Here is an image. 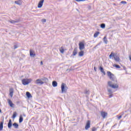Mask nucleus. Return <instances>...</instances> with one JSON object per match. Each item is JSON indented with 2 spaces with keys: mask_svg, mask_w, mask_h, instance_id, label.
<instances>
[{
  "mask_svg": "<svg viewBox=\"0 0 131 131\" xmlns=\"http://www.w3.org/2000/svg\"><path fill=\"white\" fill-rule=\"evenodd\" d=\"M47 81L48 78H42L41 79H37L35 81V83L36 84H38V85H41V84H43L45 82H47Z\"/></svg>",
  "mask_w": 131,
  "mask_h": 131,
  "instance_id": "obj_1",
  "label": "nucleus"
},
{
  "mask_svg": "<svg viewBox=\"0 0 131 131\" xmlns=\"http://www.w3.org/2000/svg\"><path fill=\"white\" fill-rule=\"evenodd\" d=\"M107 75L109 77V78L111 79V80L117 82V80L115 79V76H114V74H112L111 72H107Z\"/></svg>",
  "mask_w": 131,
  "mask_h": 131,
  "instance_id": "obj_2",
  "label": "nucleus"
},
{
  "mask_svg": "<svg viewBox=\"0 0 131 131\" xmlns=\"http://www.w3.org/2000/svg\"><path fill=\"white\" fill-rule=\"evenodd\" d=\"M107 85L110 88H112V89H118L119 85L117 83L113 84V82L112 81H108Z\"/></svg>",
  "mask_w": 131,
  "mask_h": 131,
  "instance_id": "obj_3",
  "label": "nucleus"
},
{
  "mask_svg": "<svg viewBox=\"0 0 131 131\" xmlns=\"http://www.w3.org/2000/svg\"><path fill=\"white\" fill-rule=\"evenodd\" d=\"M61 93L64 94V93L67 92V90H68V87H67V85L64 83H62L61 85Z\"/></svg>",
  "mask_w": 131,
  "mask_h": 131,
  "instance_id": "obj_4",
  "label": "nucleus"
},
{
  "mask_svg": "<svg viewBox=\"0 0 131 131\" xmlns=\"http://www.w3.org/2000/svg\"><path fill=\"white\" fill-rule=\"evenodd\" d=\"M112 57H114V59L116 62H119V61H120V58H119V57L117 56V55H115V54H114L113 52H112L109 56L110 59H111Z\"/></svg>",
  "mask_w": 131,
  "mask_h": 131,
  "instance_id": "obj_5",
  "label": "nucleus"
},
{
  "mask_svg": "<svg viewBox=\"0 0 131 131\" xmlns=\"http://www.w3.org/2000/svg\"><path fill=\"white\" fill-rule=\"evenodd\" d=\"M21 81L24 85H27L29 84V83H30L31 81H32V79H28V78L24 79L21 80Z\"/></svg>",
  "mask_w": 131,
  "mask_h": 131,
  "instance_id": "obj_6",
  "label": "nucleus"
},
{
  "mask_svg": "<svg viewBox=\"0 0 131 131\" xmlns=\"http://www.w3.org/2000/svg\"><path fill=\"white\" fill-rule=\"evenodd\" d=\"M43 2H45V0H41L39 2L38 4V8L40 9L42 7V6L43 5Z\"/></svg>",
  "mask_w": 131,
  "mask_h": 131,
  "instance_id": "obj_7",
  "label": "nucleus"
},
{
  "mask_svg": "<svg viewBox=\"0 0 131 131\" xmlns=\"http://www.w3.org/2000/svg\"><path fill=\"white\" fill-rule=\"evenodd\" d=\"M79 50L82 51V50H84V44L83 42H80L79 43Z\"/></svg>",
  "mask_w": 131,
  "mask_h": 131,
  "instance_id": "obj_8",
  "label": "nucleus"
},
{
  "mask_svg": "<svg viewBox=\"0 0 131 131\" xmlns=\"http://www.w3.org/2000/svg\"><path fill=\"white\" fill-rule=\"evenodd\" d=\"M90 127H91V122H90V121H88L85 127V129L88 130Z\"/></svg>",
  "mask_w": 131,
  "mask_h": 131,
  "instance_id": "obj_9",
  "label": "nucleus"
},
{
  "mask_svg": "<svg viewBox=\"0 0 131 131\" xmlns=\"http://www.w3.org/2000/svg\"><path fill=\"white\" fill-rule=\"evenodd\" d=\"M107 92L108 93L109 98H112V94H113L112 89H107Z\"/></svg>",
  "mask_w": 131,
  "mask_h": 131,
  "instance_id": "obj_10",
  "label": "nucleus"
},
{
  "mask_svg": "<svg viewBox=\"0 0 131 131\" xmlns=\"http://www.w3.org/2000/svg\"><path fill=\"white\" fill-rule=\"evenodd\" d=\"M9 95L11 97V98H13V95L14 94V89H13L12 88H10V90H9Z\"/></svg>",
  "mask_w": 131,
  "mask_h": 131,
  "instance_id": "obj_11",
  "label": "nucleus"
},
{
  "mask_svg": "<svg viewBox=\"0 0 131 131\" xmlns=\"http://www.w3.org/2000/svg\"><path fill=\"white\" fill-rule=\"evenodd\" d=\"M30 57H32L33 58H34V57H35V52H34V51L33 50H30Z\"/></svg>",
  "mask_w": 131,
  "mask_h": 131,
  "instance_id": "obj_12",
  "label": "nucleus"
},
{
  "mask_svg": "<svg viewBox=\"0 0 131 131\" xmlns=\"http://www.w3.org/2000/svg\"><path fill=\"white\" fill-rule=\"evenodd\" d=\"M20 20L19 19L17 20H10L9 22L11 23L12 24H15V23H18V22H19Z\"/></svg>",
  "mask_w": 131,
  "mask_h": 131,
  "instance_id": "obj_13",
  "label": "nucleus"
},
{
  "mask_svg": "<svg viewBox=\"0 0 131 131\" xmlns=\"http://www.w3.org/2000/svg\"><path fill=\"white\" fill-rule=\"evenodd\" d=\"M101 116L103 117V118H106L107 117V114L106 112H101Z\"/></svg>",
  "mask_w": 131,
  "mask_h": 131,
  "instance_id": "obj_14",
  "label": "nucleus"
},
{
  "mask_svg": "<svg viewBox=\"0 0 131 131\" xmlns=\"http://www.w3.org/2000/svg\"><path fill=\"white\" fill-rule=\"evenodd\" d=\"M15 4H16V5H18V6H21V5H22V1L21 0H18L17 1H15Z\"/></svg>",
  "mask_w": 131,
  "mask_h": 131,
  "instance_id": "obj_15",
  "label": "nucleus"
},
{
  "mask_svg": "<svg viewBox=\"0 0 131 131\" xmlns=\"http://www.w3.org/2000/svg\"><path fill=\"white\" fill-rule=\"evenodd\" d=\"M8 102L9 105L10 106V107H14V104H13V102L10 99H8Z\"/></svg>",
  "mask_w": 131,
  "mask_h": 131,
  "instance_id": "obj_16",
  "label": "nucleus"
},
{
  "mask_svg": "<svg viewBox=\"0 0 131 131\" xmlns=\"http://www.w3.org/2000/svg\"><path fill=\"white\" fill-rule=\"evenodd\" d=\"M26 96L27 98H28V99H30V98H32V96H31V94H30V93L28 92H26Z\"/></svg>",
  "mask_w": 131,
  "mask_h": 131,
  "instance_id": "obj_17",
  "label": "nucleus"
},
{
  "mask_svg": "<svg viewBox=\"0 0 131 131\" xmlns=\"http://www.w3.org/2000/svg\"><path fill=\"white\" fill-rule=\"evenodd\" d=\"M99 70H100L101 72H102V73H103V74H104V75H105L106 73L105 72V71H104V69H103V68L102 67H100L99 68Z\"/></svg>",
  "mask_w": 131,
  "mask_h": 131,
  "instance_id": "obj_18",
  "label": "nucleus"
},
{
  "mask_svg": "<svg viewBox=\"0 0 131 131\" xmlns=\"http://www.w3.org/2000/svg\"><path fill=\"white\" fill-rule=\"evenodd\" d=\"M8 126V128H11V127H12V120L11 119L9 120Z\"/></svg>",
  "mask_w": 131,
  "mask_h": 131,
  "instance_id": "obj_19",
  "label": "nucleus"
},
{
  "mask_svg": "<svg viewBox=\"0 0 131 131\" xmlns=\"http://www.w3.org/2000/svg\"><path fill=\"white\" fill-rule=\"evenodd\" d=\"M77 54V48H75L73 52V56H76Z\"/></svg>",
  "mask_w": 131,
  "mask_h": 131,
  "instance_id": "obj_20",
  "label": "nucleus"
},
{
  "mask_svg": "<svg viewBox=\"0 0 131 131\" xmlns=\"http://www.w3.org/2000/svg\"><path fill=\"white\" fill-rule=\"evenodd\" d=\"M23 121V116H22V115H20L19 116V123H21Z\"/></svg>",
  "mask_w": 131,
  "mask_h": 131,
  "instance_id": "obj_21",
  "label": "nucleus"
},
{
  "mask_svg": "<svg viewBox=\"0 0 131 131\" xmlns=\"http://www.w3.org/2000/svg\"><path fill=\"white\" fill-rule=\"evenodd\" d=\"M52 85L53 86H54V88H56V86H57L58 85V83H57V82L56 81H54L52 82Z\"/></svg>",
  "mask_w": 131,
  "mask_h": 131,
  "instance_id": "obj_22",
  "label": "nucleus"
},
{
  "mask_svg": "<svg viewBox=\"0 0 131 131\" xmlns=\"http://www.w3.org/2000/svg\"><path fill=\"white\" fill-rule=\"evenodd\" d=\"M103 41L105 45H107L108 43V40H107V37L104 36L103 38Z\"/></svg>",
  "mask_w": 131,
  "mask_h": 131,
  "instance_id": "obj_23",
  "label": "nucleus"
},
{
  "mask_svg": "<svg viewBox=\"0 0 131 131\" xmlns=\"http://www.w3.org/2000/svg\"><path fill=\"white\" fill-rule=\"evenodd\" d=\"M3 127H4V122H1L0 123V130H3Z\"/></svg>",
  "mask_w": 131,
  "mask_h": 131,
  "instance_id": "obj_24",
  "label": "nucleus"
},
{
  "mask_svg": "<svg viewBox=\"0 0 131 131\" xmlns=\"http://www.w3.org/2000/svg\"><path fill=\"white\" fill-rule=\"evenodd\" d=\"M16 117H17V113L16 112H14L13 113V115L12 116V118H13V119H15V118H16Z\"/></svg>",
  "mask_w": 131,
  "mask_h": 131,
  "instance_id": "obj_25",
  "label": "nucleus"
},
{
  "mask_svg": "<svg viewBox=\"0 0 131 131\" xmlns=\"http://www.w3.org/2000/svg\"><path fill=\"white\" fill-rule=\"evenodd\" d=\"M13 126L14 127H15V128H18V127H19V125L17 124V123H13Z\"/></svg>",
  "mask_w": 131,
  "mask_h": 131,
  "instance_id": "obj_26",
  "label": "nucleus"
},
{
  "mask_svg": "<svg viewBox=\"0 0 131 131\" xmlns=\"http://www.w3.org/2000/svg\"><path fill=\"white\" fill-rule=\"evenodd\" d=\"M83 54H84V52H83V51H81L79 53V57H82V56H83Z\"/></svg>",
  "mask_w": 131,
  "mask_h": 131,
  "instance_id": "obj_27",
  "label": "nucleus"
},
{
  "mask_svg": "<svg viewBox=\"0 0 131 131\" xmlns=\"http://www.w3.org/2000/svg\"><path fill=\"white\" fill-rule=\"evenodd\" d=\"M99 34H100V32H97L94 35V37H98L99 36Z\"/></svg>",
  "mask_w": 131,
  "mask_h": 131,
  "instance_id": "obj_28",
  "label": "nucleus"
},
{
  "mask_svg": "<svg viewBox=\"0 0 131 131\" xmlns=\"http://www.w3.org/2000/svg\"><path fill=\"white\" fill-rule=\"evenodd\" d=\"M64 51H65V50H64V49H63V48H61L60 49V53H61V54H63Z\"/></svg>",
  "mask_w": 131,
  "mask_h": 131,
  "instance_id": "obj_29",
  "label": "nucleus"
},
{
  "mask_svg": "<svg viewBox=\"0 0 131 131\" xmlns=\"http://www.w3.org/2000/svg\"><path fill=\"white\" fill-rule=\"evenodd\" d=\"M114 67H116V68H118L119 69H120V66L118 64H113Z\"/></svg>",
  "mask_w": 131,
  "mask_h": 131,
  "instance_id": "obj_30",
  "label": "nucleus"
},
{
  "mask_svg": "<svg viewBox=\"0 0 131 131\" xmlns=\"http://www.w3.org/2000/svg\"><path fill=\"white\" fill-rule=\"evenodd\" d=\"M101 28H105V24H102L101 25Z\"/></svg>",
  "mask_w": 131,
  "mask_h": 131,
  "instance_id": "obj_31",
  "label": "nucleus"
},
{
  "mask_svg": "<svg viewBox=\"0 0 131 131\" xmlns=\"http://www.w3.org/2000/svg\"><path fill=\"white\" fill-rule=\"evenodd\" d=\"M121 4H123V5H126L127 3L125 1L121 2Z\"/></svg>",
  "mask_w": 131,
  "mask_h": 131,
  "instance_id": "obj_32",
  "label": "nucleus"
},
{
  "mask_svg": "<svg viewBox=\"0 0 131 131\" xmlns=\"http://www.w3.org/2000/svg\"><path fill=\"white\" fill-rule=\"evenodd\" d=\"M85 0H75L76 2H85Z\"/></svg>",
  "mask_w": 131,
  "mask_h": 131,
  "instance_id": "obj_33",
  "label": "nucleus"
},
{
  "mask_svg": "<svg viewBox=\"0 0 131 131\" xmlns=\"http://www.w3.org/2000/svg\"><path fill=\"white\" fill-rule=\"evenodd\" d=\"M92 131H97V128L93 127L92 128Z\"/></svg>",
  "mask_w": 131,
  "mask_h": 131,
  "instance_id": "obj_34",
  "label": "nucleus"
},
{
  "mask_svg": "<svg viewBox=\"0 0 131 131\" xmlns=\"http://www.w3.org/2000/svg\"><path fill=\"white\" fill-rule=\"evenodd\" d=\"M46 21V19H42V22H43V23H45Z\"/></svg>",
  "mask_w": 131,
  "mask_h": 131,
  "instance_id": "obj_35",
  "label": "nucleus"
},
{
  "mask_svg": "<svg viewBox=\"0 0 131 131\" xmlns=\"http://www.w3.org/2000/svg\"><path fill=\"white\" fill-rule=\"evenodd\" d=\"M118 119H120L121 118V116H120L118 117V116H117Z\"/></svg>",
  "mask_w": 131,
  "mask_h": 131,
  "instance_id": "obj_36",
  "label": "nucleus"
},
{
  "mask_svg": "<svg viewBox=\"0 0 131 131\" xmlns=\"http://www.w3.org/2000/svg\"><path fill=\"white\" fill-rule=\"evenodd\" d=\"M94 70L95 71V72H97V68L96 67H94Z\"/></svg>",
  "mask_w": 131,
  "mask_h": 131,
  "instance_id": "obj_37",
  "label": "nucleus"
},
{
  "mask_svg": "<svg viewBox=\"0 0 131 131\" xmlns=\"http://www.w3.org/2000/svg\"><path fill=\"white\" fill-rule=\"evenodd\" d=\"M23 115V116H24V117H26V115H25V114H24Z\"/></svg>",
  "mask_w": 131,
  "mask_h": 131,
  "instance_id": "obj_38",
  "label": "nucleus"
},
{
  "mask_svg": "<svg viewBox=\"0 0 131 131\" xmlns=\"http://www.w3.org/2000/svg\"><path fill=\"white\" fill-rule=\"evenodd\" d=\"M88 9H89V10H91V6H89Z\"/></svg>",
  "mask_w": 131,
  "mask_h": 131,
  "instance_id": "obj_39",
  "label": "nucleus"
},
{
  "mask_svg": "<svg viewBox=\"0 0 131 131\" xmlns=\"http://www.w3.org/2000/svg\"><path fill=\"white\" fill-rule=\"evenodd\" d=\"M14 49H17V46H14Z\"/></svg>",
  "mask_w": 131,
  "mask_h": 131,
  "instance_id": "obj_40",
  "label": "nucleus"
},
{
  "mask_svg": "<svg viewBox=\"0 0 131 131\" xmlns=\"http://www.w3.org/2000/svg\"><path fill=\"white\" fill-rule=\"evenodd\" d=\"M43 63H42V61H41L40 62V65H42Z\"/></svg>",
  "mask_w": 131,
  "mask_h": 131,
  "instance_id": "obj_41",
  "label": "nucleus"
},
{
  "mask_svg": "<svg viewBox=\"0 0 131 131\" xmlns=\"http://www.w3.org/2000/svg\"><path fill=\"white\" fill-rule=\"evenodd\" d=\"M85 94H89V91H86Z\"/></svg>",
  "mask_w": 131,
  "mask_h": 131,
  "instance_id": "obj_42",
  "label": "nucleus"
},
{
  "mask_svg": "<svg viewBox=\"0 0 131 131\" xmlns=\"http://www.w3.org/2000/svg\"><path fill=\"white\" fill-rule=\"evenodd\" d=\"M125 69H126V68H125V67H124V70H125Z\"/></svg>",
  "mask_w": 131,
  "mask_h": 131,
  "instance_id": "obj_43",
  "label": "nucleus"
},
{
  "mask_svg": "<svg viewBox=\"0 0 131 131\" xmlns=\"http://www.w3.org/2000/svg\"><path fill=\"white\" fill-rule=\"evenodd\" d=\"M2 113V110L0 109V113Z\"/></svg>",
  "mask_w": 131,
  "mask_h": 131,
  "instance_id": "obj_44",
  "label": "nucleus"
}]
</instances>
